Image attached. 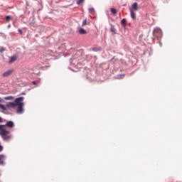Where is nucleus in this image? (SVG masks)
I'll return each mask as SVG.
<instances>
[{"instance_id":"8","label":"nucleus","mask_w":182,"mask_h":182,"mask_svg":"<svg viewBox=\"0 0 182 182\" xmlns=\"http://www.w3.org/2000/svg\"><path fill=\"white\" fill-rule=\"evenodd\" d=\"M7 126V127H14V124L12 121H9L6 122V124L4 125V127Z\"/></svg>"},{"instance_id":"24","label":"nucleus","mask_w":182,"mask_h":182,"mask_svg":"<svg viewBox=\"0 0 182 182\" xmlns=\"http://www.w3.org/2000/svg\"><path fill=\"white\" fill-rule=\"evenodd\" d=\"M3 120H2V117H0V123H2Z\"/></svg>"},{"instance_id":"10","label":"nucleus","mask_w":182,"mask_h":182,"mask_svg":"<svg viewBox=\"0 0 182 182\" xmlns=\"http://www.w3.org/2000/svg\"><path fill=\"white\" fill-rule=\"evenodd\" d=\"M132 9L134 10V11H137L139 9V6L137 4L136 2L132 4Z\"/></svg>"},{"instance_id":"18","label":"nucleus","mask_w":182,"mask_h":182,"mask_svg":"<svg viewBox=\"0 0 182 182\" xmlns=\"http://www.w3.org/2000/svg\"><path fill=\"white\" fill-rule=\"evenodd\" d=\"M6 19L7 22H9V21H11V19H12V17H11V16H6Z\"/></svg>"},{"instance_id":"20","label":"nucleus","mask_w":182,"mask_h":182,"mask_svg":"<svg viewBox=\"0 0 182 182\" xmlns=\"http://www.w3.org/2000/svg\"><path fill=\"white\" fill-rule=\"evenodd\" d=\"M89 12H90V14H93V12H95V9H93V8L89 9Z\"/></svg>"},{"instance_id":"13","label":"nucleus","mask_w":182,"mask_h":182,"mask_svg":"<svg viewBox=\"0 0 182 182\" xmlns=\"http://www.w3.org/2000/svg\"><path fill=\"white\" fill-rule=\"evenodd\" d=\"M110 31L112 32V33L116 34V28H114V26H111Z\"/></svg>"},{"instance_id":"19","label":"nucleus","mask_w":182,"mask_h":182,"mask_svg":"<svg viewBox=\"0 0 182 182\" xmlns=\"http://www.w3.org/2000/svg\"><path fill=\"white\" fill-rule=\"evenodd\" d=\"M6 49L4 47L0 48V53H4L5 52Z\"/></svg>"},{"instance_id":"3","label":"nucleus","mask_w":182,"mask_h":182,"mask_svg":"<svg viewBox=\"0 0 182 182\" xmlns=\"http://www.w3.org/2000/svg\"><path fill=\"white\" fill-rule=\"evenodd\" d=\"M153 36L158 39H160L163 36V31L159 28H154L153 31Z\"/></svg>"},{"instance_id":"4","label":"nucleus","mask_w":182,"mask_h":182,"mask_svg":"<svg viewBox=\"0 0 182 182\" xmlns=\"http://www.w3.org/2000/svg\"><path fill=\"white\" fill-rule=\"evenodd\" d=\"M14 69H9L7 71L4 72L2 74V77H8V76H11V75H12V73H14Z\"/></svg>"},{"instance_id":"2","label":"nucleus","mask_w":182,"mask_h":182,"mask_svg":"<svg viewBox=\"0 0 182 182\" xmlns=\"http://www.w3.org/2000/svg\"><path fill=\"white\" fill-rule=\"evenodd\" d=\"M5 125H0V136H1L3 140L8 141L12 139V135H9V131L4 129Z\"/></svg>"},{"instance_id":"9","label":"nucleus","mask_w":182,"mask_h":182,"mask_svg":"<svg viewBox=\"0 0 182 182\" xmlns=\"http://www.w3.org/2000/svg\"><path fill=\"white\" fill-rule=\"evenodd\" d=\"M121 25L122 26H124V28H125V26H127V21L126 20V18H123L122 21H121Z\"/></svg>"},{"instance_id":"25","label":"nucleus","mask_w":182,"mask_h":182,"mask_svg":"<svg viewBox=\"0 0 182 182\" xmlns=\"http://www.w3.org/2000/svg\"><path fill=\"white\" fill-rule=\"evenodd\" d=\"M46 55L47 57H48H48L50 56V55L48 54V53H46Z\"/></svg>"},{"instance_id":"16","label":"nucleus","mask_w":182,"mask_h":182,"mask_svg":"<svg viewBox=\"0 0 182 182\" xmlns=\"http://www.w3.org/2000/svg\"><path fill=\"white\" fill-rule=\"evenodd\" d=\"M92 50L94 52H98V50H102V48H100V47H99L98 48H93Z\"/></svg>"},{"instance_id":"26","label":"nucleus","mask_w":182,"mask_h":182,"mask_svg":"<svg viewBox=\"0 0 182 182\" xmlns=\"http://www.w3.org/2000/svg\"><path fill=\"white\" fill-rule=\"evenodd\" d=\"M32 83H33V85H36V82H35V81H33Z\"/></svg>"},{"instance_id":"1","label":"nucleus","mask_w":182,"mask_h":182,"mask_svg":"<svg viewBox=\"0 0 182 182\" xmlns=\"http://www.w3.org/2000/svg\"><path fill=\"white\" fill-rule=\"evenodd\" d=\"M23 100H25V97H23L16 98L14 102H8L6 106L0 104V109H1V110L6 111L8 109H15L17 107L16 114H22V113L25 112V109H23Z\"/></svg>"},{"instance_id":"12","label":"nucleus","mask_w":182,"mask_h":182,"mask_svg":"<svg viewBox=\"0 0 182 182\" xmlns=\"http://www.w3.org/2000/svg\"><path fill=\"white\" fill-rule=\"evenodd\" d=\"M15 99V97L14 96H9V97H5L4 100H14Z\"/></svg>"},{"instance_id":"14","label":"nucleus","mask_w":182,"mask_h":182,"mask_svg":"<svg viewBox=\"0 0 182 182\" xmlns=\"http://www.w3.org/2000/svg\"><path fill=\"white\" fill-rule=\"evenodd\" d=\"M110 11L113 15H116V14H117V10H116V9H111Z\"/></svg>"},{"instance_id":"7","label":"nucleus","mask_w":182,"mask_h":182,"mask_svg":"<svg viewBox=\"0 0 182 182\" xmlns=\"http://www.w3.org/2000/svg\"><path fill=\"white\" fill-rule=\"evenodd\" d=\"M78 33H80V35H87V31H86V30H85L84 28H80L78 30Z\"/></svg>"},{"instance_id":"23","label":"nucleus","mask_w":182,"mask_h":182,"mask_svg":"<svg viewBox=\"0 0 182 182\" xmlns=\"http://www.w3.org/2000/svg\"><path fill=\"white\" fill-rule=\"evenodd\" d=\"M2 150H4V147H2V146L0 145V151H1Z\"/></svg>"},{"instance_id":"5","label":"nucleus","mask_w":182,"mask_h":182,"mask_svg":"<svg viewBox=\"0 0 182 182\" xmlns=\"http://www.w3.org/2000/svg\"><path fill=\"white\" fill-rule=\"evenodd\" d=\"M17 60H18L17 55H14L10 57V60L9 61V63L11 65V64L14 63V62H15Z\"/></svg>"},{"instance_id":"17","label":"nucleus","mask_w":182,"mask_h":182,"mask_svg":"<svg viewBox=\"0 0 182 182\" xmlns=\"http://www.w3.org/2000/svg\"><path fill=\"white\" fill-rule=\"evenodd\" d=\"M87 24V20L86 19L83 20L82 26H85V25Z\"/></svg>"},{"instance_id":"11","label":"nucleus","mask_w":182,"mask_h":182,"mask_svg":"<svg viewBox=\"0 0 182 182\" xmlns=\"http://www.w3.org/2000/svg\"><path fill=\"white\" fill-rule=\"evenodd\" d=\"M130 12H131V18H132V19H136V14H134V11H133V9H130Z\"/></svg>"},{"instance_id":"15","label":"nucleus","mask_w":182,"mask_h":182,"mask_svg":"<svg viewBox=\"0 0 182 182\" xmlns=\"http://www.w3.org/2000/svg\"><path fill=\"white\" fill-rule=\"evenodd\" d=\"M85 2V0H77V5H82Z\"/></svg>"},{"instance_id":"21","label":"nucleus","mask_w":182,"mask_h":182,"mask_svg":"<svg viewBox=\"0 0 182 182\" xmlns=\"http://www.w3.org/2000/svg\"><path fill=\"white\" fill-rule=\"evenodd\" d=\"M18 32H19L20 35H22L23 33L22 30H21V28H18Z\"/></svg>"},{"instance_id":"6","label":"nucleus","mask_w":182,"mask_h":182,"mask_svg":"<svg viewBox=\"0 0 182 182\" xmlns=\"http://www.w3.org/2000/svg\"><path fill=\"white\" fill-rule=\"evenodd\" d=\"M5 164V156L4 155H0V165L2 166Z\"/></svg>"},{"instance_id":"22","label":"nucleus","mask_w":182,"mask_h":182,"mask_svg":"<svg viewBox=\"0 0 182 182\" xmlns=\"http://www.w3.org/2000/svg\"><path fill=\"white\" fill-rule=\"evenodd\" d=\"M4 100L2 98H0V102L4 103Z\"/></svg>"}]
</instances>
